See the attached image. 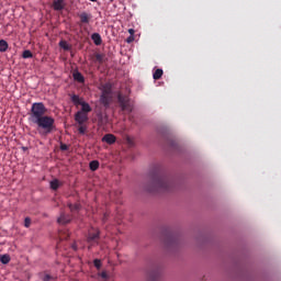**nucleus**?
<instances>
[{
    "label": "nucleus",
    "mask_w": 281,
    "mask_h": 281,
    "mask_svg": "<svg viewBox=\"0 0 281 281\" xmlns=\"http://www.w3.org/2000/svg\"><path fill=\"white\" fill-rule=\"evenodd\" d=\"M47 109L43 102L33 103L31 108L30 122L36 124L37 131L41 135H49V133H54L56 130L55 120L52 116L45 115Z\"/></svg>",
    "instance_id": "obj_1"
},
{
    "label": "nucleus",
    "mask_w": 281,
    "mask_h": 281,
    "mask_svg": "<svg viewBox=\"0 0 281 281\" xmlns=\"http://www.w3.org/2000/svg\"><path fill=\"white\" fill-rule=\"evenodd\" d=\"M75 120L77 124L82 125L87 120H89V115L86 112L78 111L75 115Z\"/></svg>",
    "instance_id": "obj_2"
},
{
    "label": "nucleus",
    "mask_w": 281,
    "mask_h": 281,
    "mask_svg": "<svg viewBox=\"0 0 281 281\" xmlns=\"http://www.w3.org/2000/svg\"><path fill=\"white\" fill-rule=\"evenodd\" d=\"M57 223H59V225H67V223H71V217L65 213H61L57 218Z\"/></svg>",
    "instance_id": "obj_3"
},
{
    "label": "nucleus",
    "mask_w": 281,
    "mask_h": 281,
    "mask_svg": "<svg viewBox=\"0 0 281 281\" xmlns=\"http://www.w3.org/2000/svg\"><path fill=\"white\" fill-rule=\"evenodd\" d=\"M101 95H111L112 93V86L111 83H105L101 87Z\"/></svg>",
    "instance_id": "obj_4"
},
{
    "label": "nucleus",
    "mask_w": 281,
    "mask_h": 281,
    "mask_svg": "<svg viewBox=\"0 0 281 281\" xmlns=\"http://www.w3.org/2000/svg\"><path fill=\"white\" fill-rule=\"evenodd\" d=\"M102 142H104L105 144H115V135L113 134H105L102 137Z\"/></svg>",
    "instance_id": "obj_5"
},
{
    "label": "nucleus",
    "mask_w": 281,
    "mask_h": 281,
    "mask_svg": "<svg viewBox=\"0 0 281 281\" xmlns=\"http://www.w3.org/2000/svg\"><path fill=\"white\" fill-rule=\"evenodd\" d=\"M100 102H101V104H103V106H109V104L111 102V95H109V94H101Z\"/></svg>",
    "instance_id": "obj_6"
},
{
    "label": "nucleus",
    "mask_w": 281,
    "mask_h": 281,
    "mask_svg": "<svg viewBox=\"0 0 281 281\" xmlns=\"http://www.w3.org/2000/svg\"><path fill=\"white\" fill-rule=\"evenodd\" d=\"M91 38H92L94 45H102V36H100V33H93L91 35Z\"/></svg>",
    "instance_id": "obj_7"
},
{
    "label": "nucleus",
    "mask_w": 281,
    "mask_h": 281,
    "mask_svg": "<svg viewBox=\"0 0 281 281\" xmlns=\"http://www.w3.org/2000/svg\"><path fill=\"white\" fill-rule=\"evenodd\" d=\"M80 105H81V111L82 113H91V105H89V103L82 101L80 102Z\"/></svg>",
    "instance_id": "obj_8"
},
{
    "label": "nucleus",
    "mask_w": 281,
    "mask_h": 281,
    "mask_svg": "<svg viewBox=\"0 0 281 281\" xmlns=\"http://www.w3.org/2000/svg\"><path fill=\"white\" fill-rule=\"evenodd\" d=\"M161 76H164V69L161 68L156 69L155 72L153 74L154 80L161 79Z\"/></svg>",
    "instance_id": "obj_9"
},
{
    "label": "nucleus",
    "mask_w": 281,
    "mask_h": 281,
    "mask_svg": "<svg viewBox=\"0 0 281 281\" xmlns=\"http://www.w3.org/2000/svg\"><path fill=\"white\" fill-rule=\"evenodd\" d=\"M72 76L77 82H85V77L79 71L74 72Z\"/></svg>",
    "instance_id": "obj_10"
},
{
    "label": "nucleus",
    "mask_w": 281,
    "mask_h": 281,
    "mask_svg": "<svg viewBox=\"0 0 281 281\" xmlns=\"http://www.w3.org/2000/svg\"><path fill=\"white\" fill-rule=\"evenodd\" d=\"M99 236V232L90 233L88 236V243H93V240H98Z\"/></svg>",
    "instance_id": "obj_11"
},
{
    "label": "nucleus",
    "mask_w": 281,
    "mask_h": 281,
    "mask_svg": "<svg viewBox=\"0 0 281 281\" xmlns=\"http://www.w3.org/2000/svg\"><path fill=\"white\" fill-rule=\"evenodd\" d=\"M11 258L10 255L5 254V255H0V262L2 265H8L10 262Z\"/></svg>",
    "instance_id": "obj_12"
},
{
    "label": "nucleus",
    "mask_w": 281,
    "mask_h": 281,
    "mask_svg": "<svg viewBox=\"0 0 281 281\" xmlns=\"http://www.w3.org/2000/svg\"><path fill=\"white\" fill-rule=\"evenodd\" d=\"M54 10H63V8H65V4L63 3V0H57L54 2L53 4Z\"/></svg>",
    "instance_id": "obj_13"
},
{
    "label": "nucleus",
    "mask_w": 281,
    "mask_h": 281,
    "mask_svg": "<svg viewBox=\"0 0 281 281\" xmlns=\"http://www.w3.org/2000/svg\"><path fill=\"white\" fill-rule=\"evenodd\" d=\"M59 47H61V49H65V52H69V49H71V46H69V43H67V41H60Z\"/></svg>",
    "instance_id": "obj_14"
},
{
    "label": "nucleus",
    "mask_w": 281,
    "mask_h": 281,
    "mask_svg": "<svg viewBox=\"0 0 281 281\" xmlns=\"http://www.w3.org/2000/svg\"><path fill=\"white\" fill-rule=\"evenodd\" d=\"M119 102H120V104L122 106V110L123 111L126 110L128 101L124 100V97H122V94H119Z\"/></svg>",
    "instance_id": "obj_15"
},
{
    "label": "nucleus",
    "mask_w": 281,
    "mask_h": 281,
    "mask_svg": "<svg viewBox=\"0 0 281 281\" xmlns=\"http://www.w3.org/2000/svg\"><path fill=\"white\" fill-rule=\"evenodd\" d=\"M100 168V162L98 160L90 161V170L95 171Z\"/></svg>",
    "instance_id": "obj_16"
},
{
    "label": "nucleus",
    "mask_w": 281,
    "mask_h": 281,
    "mask_svg": "<svg viewBox=\"0 0 281 281\" xmlns=\"http://www.w3.org/2000/svg\"><path fill=\"white\" fill-rule=\"evenodd\" d=\"M50 188L52 190H58V188H60V182L58 181V179H54L50 181Z\"/></svg>",
    "instance_id": "obj_17"
},
{
    "label": "nucleus",
    "mask_w": 281,
    "mask_h": 281,
    "mask_svg": "<svg viewBox=\"0 0 281 281\" xmlns=\"http://www.w3.org/2000/svg\"><path fill=\"white\" fill-rule=\"evenodd\" d=\"M0 52H8V42L0 40Z\"/></svg>",
    "instance_id": "obj_18"
},
{
    "label": "nucleus",
    "mask_w": 281,
    "mask_h": 281,
    "mask_svg": "<svg viewBox=\"0 0 281 281\" xmlns=\"http://www.w3.org/2000/svg\"><path fill=\"white\" fill-rule=\"evenodd\" d=\"M155 186H156V188H166V181H164L161 179H157L155 181Z\"/></svg>",
    "instance_id": "obj_19"
},
{
    "label": "nucleus",
    "mask_w": 281,
    "mask_h": 281,
    "mask_svg": "<svg viewBox=\"0 0 281 281\" xmlns=\"http://www.w3.org/2000/svg\"><path fill=\"white\" fill-rule=\"evenodd\" d=\"M81 23H89V15L87 13L80 14Z\"/></svg>",
    "instance_id": "obj_20"
},
{
    "label": "nucleus",
    "mask_w": 281,
    "mask_h": 281,
    "mask_svg": "<svg viewBox=\"0 0 281 281\" xmlns=\"http://www.w3.org/2000/svg\"><path fill=\"white\" fill-rule=\"evenodd\" d=\"M68 207L70 212H76V210H80V204H69Z\"/></svg>",
    "instance_id": "obj_21"
},
{
    "label": "nucleus",
    "mask_w": 281,
    "mask_h": 281,
    "mask_svg": "<svg viewBox=\"0 0 281 281\" xmlns=\"http://www.w3.org/2000/svg\"><path fill=\"white\" fill-rule=\"evenodd\" d=\"M32 52L31 50H24L22 54V58H32Z\"/></svg>",
    "instance_id": "obj_22"
},
{
    "label": "nucleus",
    "mask_w": 281,
    "mask_h": 281,
    "mask_svg": "<svg viewBox=\"0 0 281 281\" xmlns=\"http://www.w3.org/2000/svg\"><path fill=\"white\" fill-rule=\"evenodd\" d=\"M71 100H72V102H74L75 104H80V102H82V101L80 100V97H78V95H76V94H74V95L71 97Z\"/></svg>",
    "instance_id": "obj_23"
},
{
    "label": "nucleus",
    "mask_w": 281,
    "mask_h": 281,
    "mask_svg": "<svg viewBox=\"0 0 281 281\" xmlns=\"http://www.w3.org/2000/svg\"><path fill=\"white\" fill-rule=\"evenodd\" d=\"M93 265L97 269H100L102 267V261L100 259H94Z\"/></svg>",
    "instance_id": "obj_24"
},
{
    "label": "nucleus",
    "mask_w": 281,
    "mask_h": 281,
    "mask_svg": "<svg viewBox=\"0 0 281 281\" xmlns=\"http://www.w3.org/2000/svg\"><path fill=\"white\" fill-rule=\"evenodd\" d=\"M30 225H32V220L30 217H25L24 218V227H30Z\"/></svg>",
    "instance_id": "obj_25"
},
{
    "label": "nucleus",
    "mask_w": 281,
    "mask_h": 281,
    "mask_svg": "<svg viewBox=\"0 0 281 281\" xmlns=\"http://www.w3.org/2000/svg\"><path fill=\"white\" fill-rule=\"evenodd\" d=\"M78 132L80 133V135H85V133H87V126L81 125V126L78 128Z\"/></svg>",
    "instance_id": "obj_26"
},
{
    "label": "nucleus",
    "mask_w": 281,
    "mask_h": 281,
    "mask_svg": "<svg viewBox=\"0 0 281 281\" xmlns=\"http://www.w3.org/2000/svg\"><path fill=\"white\" fill-rule=\"evenodd\" d=\"M101 278H103L104 280H106V278H109V276L106 274V271H102L100 273Z\"/></svg>",
    "instance_id": "obj_27"
},
{
    "label": "nucleus",
    "mask_w": 281,
    "mask_h": 281,
    "mask_svg": "<svg viewBox=\"0 0 281 281\" xmlns=\"http://www.w3.org/2000/svg\"><path fill=\"white\" fill-rule=\"evenodd\" d=\"M69 147L66 144L60 145V150H67Z\"/></svg>",
    "instance_id": "obj_28"
},
{
    "label": "nucleus",
    "mask_w": 281,
    "mask_h": 281,
    "mask_svg": "<svg viewBox=\"0 0 281 281\" xmlns=\"http://www.w3.org/2000/svg\"><path fill=\"white\" fill-rule=\"evenodd\" d=\"M52 280V277H49V274H45L43 278V281H49Z\"/></svg>",
    "instance_id": "obj_29"
},
{
    "label": "nucleus",
    "mask_w": 281,
    "mask_h": 281,
    "mask_svg": "<svg viewBox=\"0 0 281 281\" xmlns=\"http://www.w3.org/2000/svg\"><path fill=\"white\" fill-rule=\"evenodd\" d=\"M133 41H135V37H133V35H131V36L127 38V43H133Z\"/></svg>",
    "instance_id": "obj_30"
},
{
    "label": "nucleus",
    "mask_w": 281,
    "mask_h": 281,
    "mask_svg": "<svg viewBox=\"0 0 281 281\" xmlns=\"http://www.w3.org/2000/svg\"><path fill=\"white\" fill-rule=\"evenodd\" d=\"M128 33L131 34V36H134V35H135V30L130 29V30H128Z\"/></svg>",
    "instance_id": "obj_31"
},
{
    "label": "nucleus",
    "mask_w": 281,
    "mask_h": 281,
    "mask_svg": "<svg viewBox=\"0 0 281 281\" xmlns=\"http://www.w3.org/2000/svg\"><path fill=\"white\" fill-rule=\"evenodd\" d=\"M97 60H99V63H102V55L98 54L97 55Z\"/></svg>",
    "instance_id": "obj_32"
},
{
    "label": "nucleus",
    "mask_w": 281,
    "mask_h": 281,
    "mask_svg": "<svg viewBox=\"0 0 281 281\" xmlns=\"http://www.w3.org/2000/svg\"><path fill=\"white\" fill-rule=\"evenodd\" d=\"M90 1L95 2V1H98V0H90Z\"/></svg>",
    "instance_id": "obj_33"
},
{
    "label": "nucleus",
    "mask_w": 281,
    "mask_h": 281,
    "mask_svg": "<svg viewBox=\"0 0 281 281\" xmlns=\"http://www.w3.org/2000/svg\"><path fill=\"white\" fill-rule=\"evenodd\" d=\"M111 3H113V0H109Z\"/></svg>",
    "instance_id": "obj_34"
}]
</instances>
